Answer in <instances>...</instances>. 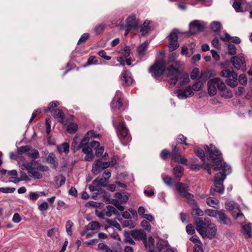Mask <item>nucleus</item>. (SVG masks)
<instances>
[{"label":"nucleus","mask_w":252,"mask_h":252,"mask_svg":"<svg viewBox=\"0 0 252 252\" xmlns=\"http://www.w3.org/2000/svg\"><path fill=\"white\" fill-rule=\"evenodd\" d=\"M208 160L213 162L215 166L214 168L215 170H221L215 176L214 187L210 189V193L212 195H215L216 192L222 193L224 191V187L223 182L226 176L231 172V168L229 165L224 162L222 165V157L221 152L217 149L214 145L211 144L210 147L205 145L204 146Z\"/></svg>","instance_id":"1"},{"label":"nucleus","mask_w":252,"mask_h":252,"mask_svg":"<svg viewBox=\"0 0 252 252\" xmlns=\"http://www.w3.org/2000/svg\"><path fill=\"white\" fill-rule=\"evenodd\" d=\"M180 63L175 61L173 64L165 68V64L162 61H156L155 64L151 66L149 71L157 80L159 79L165 72L167 77H171L169 83L174 85L179 82L180 86H183L189 82V76L187 73H184L179 71Z\"/></svg>","instance_id":"2"},{"label":"nucleus","mask_w":252,"mask_h":252,"mask_svg":"<svg viewBox=\"0 0 252 252\" xmlns=\"http://www.w3.org/2000/svg\"><path fill=\"white\" fill-rule=\"evenodd\" d=\"M79 137L76 135L73 138L72 146L78 150L80 148L82 149V152L86 155L85 159L87 161H91L94 158V155L93 152L92 148H97L100 145L99 142L95 140H93L90 143V144H81L79 139Z\"/></svg>","instance_id":"3"},{"label":"nucleus","mask_w":252,"mask_h":252,"mask_svg":"<svg viewBox=\"0 0 252 252\" xmlns=\"http://www.w3.org/2000/svg\"><path fill=\"white\" fill-rule=\"evenodd\" d=\"M119 117L113 118V124L117 131L118 137L122 144L126 146L130 141L131 136L125 123L119 122Z\"/></svg>","instance_id":"4"},{"label":"nucleus","mask_w":252,"mask_h":252,"mask_svg":"<svg viewBox=\"0 0 252 252\" xmlns=\"http://www.w3.org/2000/svg\"><path fill=\"white\" fill-rule=\"evenodd\" d=\"M180 34H185L177 29H174L172 30L169 35L167 36L168 40V48L170 52L176 50L179 47L178 43V36Z\"/></svg>","instance_id":"5"},{"label":"nucleus","mask_w":252,"mask_h":252,"mask_svg":"<svg viewBox=\"0 0 252 252\" xmlns=\"http://www.w3.org/2000/svg\"><path fill=\"white\" fill-rule=\"evenodd\" d=\"M206 27V24L201 21L194 20L189 24V30L188 32H184L187 36L194 35L203 32Z\"/></svg>","instance_id":"6"},{"label":"nucleus","mask_w":252,"mask_h":252,"mask_svg":"<svg viewBox=\"0 0 252 252\" xmlns=\"http://www.w3.org/2000/svg\"><path fill=\"white\" fill-rule=\"evenodd\" d=\"M230 62L235 68L244 72L246 70V63L243 54L232 57Z\"/></svg>","instance_id":"7"},{"label":"nucleus","mask_w":252,"mask_h":252,"mask_svg":"<svg viewBox=\"0 0 252 252\" xmlns=\"http://www.w3.org/2000/svg\"><path fill=\"white\" fill-rule=\"evenodd\" d=\"M226 209L230 212L235 219L239 217L244 218V215L240 212L239 205L233 201H228L225 202Z\"/></svg>","instance_id":"8"},{"label":"nucleus","mask_w":252,"mask_h":252,"mask_svg":"<svg viewBox=\"0 0 252 252\" xmlns=\"http://www.w3.org/2000/svg\"><path fill=\"white\" fill-rule=\"evenodd\" d=\"M175 187L180 195L182 197L186 198L187 202L189 201V200L194 198L193 195L188 192L189 186L188 184L182 183H177L175 184Z\"/></svg>","instance_id":"9"},{"label":"nucleus","mask_w":252,"mask_h":252,"mask_svg":"<svg viewBox=\"0 0 252 252\" xmlns=\"http://www.w3.org/2000/svg\"><path fill=\"white\" fill-rule=\"evenodd\" d=\"M172 151L171 153V158L176 162L183 164H186L187 159L182 157L180 153L179 149L177 147V144L172 145Z\"/></svg>","instance_id":"10"},{"label":"nucleus","mask_w":252,"mask_h":252,"mask_svg":"<svg viewBox=\"0 0 252 252\" xmlns=\"http://www.w3.org/2000/svg\"><path fill=\"white\" fill-rule=\"evenodd\" d=\"M212 223L209 218H204V219L197 218L195 220L196 229L201 235L202 231H204Z\"/></svg>","instance_id":"11"},{"label":"nucleus","mask_w":252,"mask_h":252,"mask_svg":"<svg viewBox=\"0 0 252 252\" xmlns=\"http://www.w3.org/2000/svg\"><path fill=\"white\" fill-rule=\"evenodd\" d=\"M174 93L177 94L178 98L180 99H186L192 96L194 94L190 86H187L184 90L177 89L174 91Z\"/></svg>","instance_id":"12"},{"label":"nucleus","mask_w":252,"mask_h":252,"mask_svg":"<svg viewBox=\"0 0 252 252\" xmlns=\"http://www.w3.org/2000/svg\"><path fill=\"white\" fill-rule=\"evenodd\" d=\"M139 22L134 15L128 16L126 20V31H130L132 29L136 30L138 28Z\"/></svg>","instance_id":"13"},{"label":"nucleus","mask_w":252,"mask_h":252,"mask_svg":"<svg viewBox=\"0 0 252 252\" xmlns=\"http://www.w3.org/2000/svg\"><path fill=\"white\" fill-rule=\"evenodd\" d=\"M101 136L100 134L96 132L94 130H91L88 131L85 135L83 138L80 142L81 144H90L89 141L92 139H100Z\"/></svg>","instance_id":"14"},{"label":"nucleus","mask_w":252,"mask_h":252,"mask_svg":"<svg viewBox=\"0 0 252 252\" xmlns=\"http://www.w3.org/2000/svg\"><path fill=\"white\" fill-rule=\"evenodd\" d=\"M217 221L220 224L225 225H231L232 222L229 218L227 216L223 210H220L218 212L216 218Z\"/></svg>","instance_id":"15"},{"label":"nucleus","mask_w":252,"mask_h":252,"mask_svg":"<svg viewBox=\"0 0 252 252\" xmlns=\"http://www.w3.org/2000/svg\"><path fill=\"white\" fill-rule=\"evenodd\" d=\"M188 203L192 207V210L191 213L193 216L195 217L203 216L204 212L199 208L197 202L194 198L189 200V201L188 202Z\"/></svg>","instance_id":"16"},{"label":"nucleus","mask_w":252,"mask_h":252,"mask_svg":"<svg viewBox=\"0 0 252 252\" xmlns=\"http://www.w3.org/2000/svg\"><path fill=\"white\" fill-rule=\"evenodd\" d=\"M217 228L214 223L210 224V226L206 228L204 231H202L201 236L204 238H209L212 239L216 234Z\"/></svg>","instance_id":"17"},{"label":"nucleus","mask_w":252,"mask_h":252,"mask_svg":"<svg viewBox=\"0 0 252 252\" xmlns=\"http://www.w3.org/2000/svg\"><path fill=\"white\" fill-rule=\"evenodd\" d=\"M120 81L122 85L129 86L132 83L133 79L130 72L125 70L123 71L120 77Z\"/></svg>","instance_id":"18"},{"label":"nucleus","mask_w":252,"mask_h":252,"mask_svg":"<svg viewBox=\"0 0 252 252\" xmlns=\"http://www.w3.org/2000/svg\"><path fill=\"white\" fill-rule=\"evenodd\" d=\"M217 79L213 78L208 81V92L210 96H214L217 94Z\"/></svg>","instance_id":"19"},{"label":"nucleus","mask_w":252,"mask_h":252,"mask_svg":"<svg viewBox=\"0 0 252 252\" xmlns=\"http://www.w3.org/2000/svg\"><path fill=\"white\" fill-rule=\"evenodd\" d=\"M98 248L99 250L104 252H121L122 249L120 245L117 244V248H113L111 249L106 244L103 243H100L98 245Z\"/></svg>","instance_id":"20"},{"label":"nucleus","mask_w":252,"mask_h":252,"mask_svg":"<svg viewBox=\"0 0 252 252\" xmlns=\"http://www.w3.org/2000/svg\"><path fill=\"white\" fill-rule=\"evenodd\" d=\"M131 236L136 240H145L146 238V233L142 230H133L131 231Z\"/></svg>","instance_id":"21"},{"label":"nucleus","mask_w":252,"mask_h":252,"mask_svg":"<svg viewBox=\"0 0 252 252\" xmlns=\"http://www.w3.org/2000/svg\"><path fill=\"white\" fill-rule=\"evenodd\" d=\"M220 38L224 41H231L235 44H239L241 42V39L237 36H231L228 33L225 32L224 36H221Z\"/></svg>","instance_id":"22"},{"label":"nucleus","mask_w":252,"mask_h":252,"mask_svg":"<svg viewBox=\"0 0 252 252\" xmlns=\"http://www.w3.org/2000/svg\"><path fill=\"white\" fill-rule=\"evenodd\" d=\"M52 115L55 118L59 119V122L63 123L64 119V115L63 111L59 109H54L51 111Z\"/></svg>","instance_id":"23"},{"label":"nucleus","mask_w":252,"mask_h":252,"mask_svg":"<svg viewBox=\"0 0 252 252\" xmlns=\"http://www.w3.org/2000/svg\"><path fill=\"white\" fill-rule=\"evenodd\" d=\"M149 45V42L146 41L140 45L137 49L138 55L140 58L144 57L145 55L147 48Z\"/></svg>","instance_id":"24"},{"label":"nucleus","mask_w":252,"mask_h":252,"mask_svg":"<svg viewBox=\"0 0 252 252\" xmlns=\"http://www.w3.org/2000/svg\"><path fill=\"white\" fill-rule=\"evenodd\" d=\"M150 21L146 20L140 27V32L142 36L147 34L151 30V27L150 26Z\"/></svg>","instance_id":"25"},{"label":"nucleus","mask_w":252,"mask_h":252,"mask_svg":"<svg viewBox=\"0 0 252 252\" xmlns=\"http://www.w3.org/2000/svg\"><path fill=\"white\" fill-rule=\"evenodd\" d=\"M115 197H116V198L112 199V201L116 202L117 203H119L120 204L125 203L128 199V197L127 195L122 194L120 192L116 193Z\"/></svg>","instance_id":"26"},{"label":"nucleus","mask_w":252,"mask_h":252,"mask_svg":"<svg viewBox=\"0 0 252 252\" xmlns=\"http://www.w3.org/2000/svg\"><path fill=\"white\" fill-rule=\"evenodd\" d=\"M220 75L222 77L236 79L238 77V74L234 71H231L228 69H224L220 72Z\"/></svg>","instance_id":"27"},{"label":"nucleus","mask_w":252,"mask_h":252,"mask_svg":"<svg viewBox=\"0 0 252 252\" xmlns=\"http://www.w3.org/2000/svg\"><path fill=\"white\" fill-rule=\"evenodd\" d=\"M47 161L50 163L53 168H56L58 166V162L55 155L53 153L49 154L47 158Z\"/></svg>","instance_id":"28"},{"label":"nucleus","mask_w":252,"mask_h":252,"mask_svg":"<svg viewBox=\"0 0 252 252\" xmlns=\"http://www.w3.org/2000/svg\"><path fill=\"white\" fill-rule=\"evenodd\" d=\"M173 173L175 178H178V180H180L183 175L184 168L181 165H177L173 168Z\"/></svg>","instance_id":"29"},{"label":"nucleus","mask_w":252,"mask_h":252,"mask_svg":"<svg viewBox=\"0 0 252 252\" xmlns=\"http://www.w3.org/2000/svg\"><path fill=\"white\" fill-rule=\"evenodd\" d=\"M161 178L164 183L169 187H172L174 184V179L164 173L162 174Z\"/></svg>","instance_id":"30"},{"label":"nucleus","mask_w":252,"mask_h":252,"mask_svg":"<svg viewBox=\"0 0 252 252\" xmlns=\"http://www.w3.org/2000/svg\"><path fill=\"white\" fill-rule=\"evenodd\" d=\"M57 149L60 154L64 153L67 154L69 151V143L68 142L63 143L58 147Z\"/></svg>","instance_id":"31"},{"label":"nucleus","mask_w":252,"mask_h":252,"mask_svg":"<svg viewBox=\"0 0 252 252\" xmlns=\"http://www.w3.org/2000/svg\"><path fill=\"white\" fill-rule=\"evenodd\" d=\"M219 201L215 198L209 197L206 199V203L208 205L214 208H219Z\"/></svg>","instance_id":"32"},{"label":"nucleus","mask_w":252,"mask_h":252,"mask_svg":"<svg viewBox=\"0 0 252 252\" xmlns=\"http://www.w3.org/2000/svg\"><path fill=\"white\" fill-rule=\"evenodd\" d=\"M105 210V215L106 216L108 217H110L112 216V215H117L119 214V213L117 209L111 205H107L106 207V209Z\"/></svg>","instance_id":"33"},{"label":"nucleus","mask_w":252,"mask_h":252,"mask_svg":"<svg viewBox=\"0 0 252 252\" xmlns=\"http://www.w3.org/2000/svg\"><path fill=\"white\" fill-rule=\"evenodd\" d=\"M211 29L216 33H219L221 29V24L220 22L213 21L210 24Z\"/></svg>","instance_id":"34"},{"label":"nucleus","mask_w":252,"mask_h":252,"mask_svg":"<svg viewBox=\"0 0 252 252\" xmlns=\"http://www.w3.org/2000/svg\"><path fill=\"white\" fill-rule=\"evenodd\" d=\"M107 183V181L103 177L100 178H96L93 182L94 185H96L99 188L101 186L106 187Z\"/></svg>","instance_id":"35"},{"label":"nucleus","mask_w":252,"mask_h":252,"mask_svg":"<svg viewBox=\"0 0 252 252\" xmlns=\"http://www.w3.org/2000/svg\"><path fill=\"white\" fill-rule=\"evenodd\" d=\"M122 100L113 99L111 102V109L112 110L115 109H124L122 107Z\"/></svg>","instance_id":"36"},{"label":"nucleus","mask_w":252,"mask_h":252,"mask_svg":"<svg viewBox=\"0 0 252 252\" xmlns=\"http://www.w3.org/2000/svg\"><path fill=\"white\" fill-rule=\"evenodd\" d=\"M85 228L90 231L99 230L100 229L99 224L96 221H92L90 222Z\"/></svg>","instance_id":"37"},{"label":"nucleus","mask_w":252,"mask_h":252,"mask_svg":"<svg viewBox=\"0 0 252 252\" xmlns=\"http://www.w3.org/2000/svg\"><path fill=\"white\" fill-rule=\"evenodd\" d=\"M98 162L102 161L99 160H96L94 161L92 171L95 174H97L100 170L103 169L101 168V167H102V164L100 163L98 164Z\"/></svg>","instance_id":"38"},{"label":"nucleus","mask_w":252,"mask_h":252,"mask_svg":"<svg viewBox=\"0 0 252 252\" xmlns=\"http://www.w3.org/2000/svg\"><path fill=\"white\" fill-rule=\"evenodd\" d=\"M200 72L199 68H194L190 72V78L191 80H200Z\"/></svg>","instance_id":"39"},{"label":"nucleus","mask_w":252,"mask_h":252,"mask_svg":"<svg viewBox=\"0 0 252 252\" xmlns=\"http://www.w3.org/2000/svg\"><path fill=\"white\" fill-rule=\"evenodd\" d=\"M242 229L245 237L250 238L251 237V230L249 224H242Z\"/></svg>","instance_id":"40"},{"label":"nucleus","mask_w":252,"mask_h":252,"mask_svg":"<svg viewBox=\"0 0 252 252\" xmlns=\"http://www.w3.org/2000/svg\"><path fill=\"white\" fill-rule=\"evenodd\" d=\"M168 243L167 241H164L163 240H159L157 244V247L158 251L160 252H161L162 251L164 250L165 249L167 248V247L168 246Z\"/></svg>","instance_id":"41"},{"label":"nucleus","mask_w":252,"mask_h":252,"mask_svg":"<svg viewBox=\"0 0 252 252\" xmlns=\"http://www.w3.org/2000/svg\"><path fill=\"white\" fill-rule=\"evenodd\" d=\"M104 196L106 198V201L108 200V203H113L115 206L116 207L117 209L119 210L120 211H123L124 210L125 208L123 206L121 205V204H120L119 203H117L114 201H110V195L107 193H104Z\"/></svg>","instance_id":"42"},{"label":"nucleus","mask_w":252,"mask_h":252,"mask_svg":"<svg viewBox=\"0 0 252 252\" xmlns=\"http://www.w3.org/2000/svg\"><path fill=\"white\" fill-rule=\"evenodd\" d=\"M60 105V102L58 101L55 100L53 101L48 105V106L44 109V112L45 113H47L48 112H51L53 109H54L55 107H57L58 106Z\"/></svg>","instance_id":"43"},{"label":"nucleus","mask_w":252,"mask_h":252,"mask_svg":"<svg viewBox=\"0 0 252 252\" xmlns=\"http://www.w3.org/2000/svg\"><path fill=\"white\" fill-rule=\"evenodd\" d=\"M78 129V126L77 124L73 123H70L67 125L66 130L67 131L70 133H75Z\"/></svg>","instance_id":"44"},{"label":"nucleus","mask_w":252,"mask_h":252,"mask_svg":"<svg viewBox=\"0 0 252 252\" xmlns=\"http://www.w3.org/2000/svg\"><path fill=\"white\" fill-rule=\"evenodd\" d=\"M32 149V147L30 145H26L21 146L17 149V153L19 155L29 152Z\"/></svg>","instance_id":"45"},{"label":"nucleus","mask_w":252,"mask_h":252,"mask_svg":"<svg viewBox=\"0 0 252 252\" xmlns=\"http://www.w3.org/2000/svg\"><path fill=\"white\" fill-rule=\"evenodd\" d=\"M243 0H235L233 4V7L237 12H243V9L241 5L243 3Z\"/></svg>","instance_id":"46"},{"label":"nucleus","mask_w":252,"mask_h":252,"mask_svg":"<svg viewBox=\"0 0 252 252\" xmlns=\"http://www.w3.org/2000/svg\"><path fill=\"white\" fill-rule=\"evenodd\" d=\"M97 64H98V60L95 59V56H92L89 58L86 63L83 65V67H86L91 65Z\"/></svg>","instance_id":"47"},{"label":"nucleus","mask_w":252,"mask_h":252,"mask_svg":"<svg viewBox=\"0 0 252 252\" xmlns=\"http://www.w3.org/2000/svg\"><path fill=\"white\" fill-rule=\"evenodd\" d=\"M119 53L123 56L124 58H127L130 55V48L129 46H126L124 48L119 51Z\"/></svg>","instance_id":"48"},{"label":"nucleus","mask_w":252,"mask_h":252,"mask_svg":"<svg viewBox=\"0 0 252 252\" xmlns=\"http://www.w3.org/2000/svg\"><path fill=\"white\" fill-rule=\"evenodd\" d=\"M29 175L36 179H40L42 177V174L35 168L30 172Z\"/></svg>","instance_id":"49"},{"label":"nucleus","mask_w":252,"mask_h":252,"mask_svg":"<svg viewBox=\"0 0 252 252\" xmlns=\"http://www.w3.org/2000/svg\"><path fill=\"white\" fill-rule=\"evenodd\" d=\"M198 81L194 83L191 87L192 90H193L194 91H200L203 86V82L202 81H201L200 80H198Z\"/></svg>","instance_id":"50"},{"label":"nucleus","mask_w":252,"mask_h":252,"mask_svg":"<svg viewBox=\"0 0 252 252\" xmlns=\"http://www.w3.org/2000/svg\"><path fill=\"white\" fill-rule=\"evenodd\" d=\"M30 152L28 154L29 157L33 159H37L39 157V153L37 150L32 148Z\"/></svg>","instance_id":"51"},{"label":"nucleus","mask_w":252,"mask_h":252,"mask_svg":"<svg viewBox=\"0 0 252 252\" xmlns=\"http://www.w3.org/2000/svg\"><path fill=\"white\" fill-rule=\"evenodd\" d=\"M238 77L236 79H231V78H227L225 80V82L227 84V85L229 86L232 87V88H235L238 85Z\"/></svg>","instance_id":"52"},{"label":"nucleus","mask_w":252,"mask_h":252,"mask_svg":"<svg viewBox=\"0 0 252 252\" xmlns=\"http://www.w3.org/2000/svg\"><path fill=\"white\" fill-rule=\"evenodd\" d=\"M219 211V210H213L208 209L205 210V213L208 216L216 218Z\"/></svg>","instance_id":"53"},{"label":"nucleus","mask_w":252,"mask_h":252,"mask_svg":"<svg viewBox=\"0 0 252 252\" xmlns=\"http://www.w3.org/2000/svg\"><path fill=\"white\" fill-rule=\"evenodd\" d=\"M217 79L216 84L217 89L220 91H223L226 88V85L225 83L220 80V79L219 78H215Z\"/></svg>","instance_id":"54"},{"label":"nucleus","mask_w":252,"mask_h":252,"mask_svg":"<svg viewBox=\"0 0 252 252\" xmlns=\"http://www.w3.org/2000/svg\"><path fill=\"white\" fill-rule=\"evenodd\" d=\"M221 95L225 98H230L233 96L232 91L230 89H226L223 91Z\"/></svg>","instance_id":"55"},{"label":"nucleus","mask_w":252,"mask_h":252,"mask_svg":"<svg viewBox=\"0 0 252 252\" xmlns=\"http://www.w3.org/2000/svg\"><path fill=\"white\" fill-rule=\"evenodd\" d=\"M194 152L196 154V155L201 159L202 161L205 160V153L202 149L197 148L194 150Z\"/></svg>","instance_id":"56"},{"label":"nucleus","mask_w":252,"mask_h":252,"mask_svg":"<svg viewBox=\"0 0 252 252\" xmlns=\"http://www.w3.org/2000/svg\"><path fill=\"white\" fill-rule=\"evenodd\" d=\"M73 225V223L71 220H67L65 224V228L67 234L69 236H71L72 235V230L71 228Z\"/></svg>","instance_id":"57"},{"label":"nucleus","mask_w":252,"mask_h":252,"mask_svg":"<svg viewBox=\"0 0 252 252\" xmlns=\"http://www.w3.org/2000/svg\"><path fill=\"white\" fill-rule=\"evenodd\" d=\"M105 27L106 25L104 24H100L96 26L94 28V31L96 34L100 33L104 30Z\"/></svg>","instance_id":"58"},{"label":"nucleus","mask_w":252,"mask_h":252,"mask_svg":"<svg viewBox=\"0 0 252 252\" xmlns=\"http://www.w3.org/2000/svg\"><path fill=\"white\" fill-rule=\"evenodd\" d=\"M186 140L187 137L181 134H179L177 138V141L178 143L188 145L189 144L186 142Z\"/></svg>","instance_id":"59"},{"label":"nucleus","mask_w":252,"mask_h":252,"mask_svg":"<svg viewBox=\"0 0 252 252\" xmlns=\"http://www.w3.org/2000/svg\"><path fill=\"white\" fill-rule=\"evenodd\" d=\"M209 78V72L207 71H201L200 72V79H202L203 82H205Z\"/></svg>","instance_id":"60"},{"label":"nucleus","mask_w":252,"mask_h":252,"mask_svg":"<svg viewBox=\"0 0 252 252\" xmlns=\"http://www.w3.org/2000/svg\"><path fill=\"white\" fill-rule=\"evenodd\" d=\"M15 189L14 188H0V192L4 193H13L15 191Z\"/></svg>","instance_id":"61"},{"label":"nucleus","mask_w":252,"mask_h":252,"mask_svg":"<svg viewBox=\"0 0 252 252\" xmlns=\"http://www.w3.org/2000/svg\"><path fill=\"white\" fill-rule=\"evenodd\" d=\"M228 53L230 55H234L236 53V47L232 44L228 45Z\"/></svg>","instance_id":"62"},{"label":"nucleus","mask_w":252,"mask_h":252,"mask_svg":"<svg viewBox=\"0 0 252 252\" xmlns=\"http://www.w3.org/2000/svg\"><path fill=\"white\" fill-rule=\"evenodd\" d=\"M98 55L101 57V58H103L105 60L109 61L111 60V56H107L106 55V52L104 50H101L99 51L98 52Z\"/></svg>","instance_id":"63"},{"label":"nucleus","mask_w":252,"mask_h":252,"mask_svg":"<svg viewBox=\"0 0 252 252\" xmlns=\"http://www.w3.org/2000/svg\"><path fill=\"white\" fill-rule=\"evenodd\" d=\"M141 225L142 227H143L145 230L147 231H150L151 230V226L149 222L146 220H143L141 222Z\"/></svg>","instance_id":"64"}]
</instances>
